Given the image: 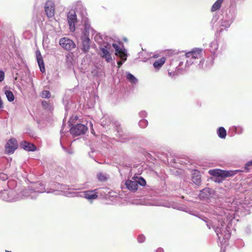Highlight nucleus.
I'll return each instance as SVG.
<instances>
[{
  "instance_id": "cd10ccee",
  "label": "nucleus",
  "mask_w": 252,
  "mask_h": 252,
  "mask_svg": "<svg viewBox=\"0 0 252 252\" xmlns=\"http://www.w3.org/2000/svg\"><path fill=\"white\" fill-rule=\"evenodd\" d=\"M126 77L127 80L131 83L136 84L138 81L137 79L129 72H126Z\"/></svg>"
},
{
  "instance_id": "5701e85b",
  "label": "nucleus",
  "mask_w": 252,
  "mask_h": 252,
  "mask_svg": "<svg viewBox=\"0 0 252 252\" xmlns=\"http://www.w3.org/2000/svg\"><path fill=\"white\" fill-rule=\"evenodd\" d=\"M165 59L163 57L159 59L156 60L153 63V66L155 69L158 70L164 63Z\"/></svg>"
},
{
  "instance_id": "393cba45",
  "label": "nucleus",
  "mask_w": 252,
  "mask_h": 252,
  "mask_svg": "<svg viewBox=\"0 0 252 252\" xmlns=\"http://www.w3.org/2000/svg\"><path fill=\"white\" fill-rule=\"evenodd\" d=\"M224 0H217L211 7V11L214 12L219 10Z\"/></svg>"
},
{
  "instance_id": "ddd939ff",
  "label": "nucleus",
  "mask_w": 252,
  "mask_h": 252,
  "mask_svg": "<svg viewBox=\"0 0 252 252\" xmlns=\"http://www.w3.org/2000/svg\"><path fill=\"white\" fill-rule=\"evenodd\" d=\"M97 189L87 190L80 192L79 196L84 197L89 200H92L96 199L98 195V192L96 191Z\"/></svg>"
},
{
  "instance_id": "f704fd0d",
  "label": "nucleus",
  "mask_w": 252,
  "mask_h": 252,
  "mask_svg": "<svg viewBox=\"0 0 252 252\" xmlns=\"http://www.w3.org/2000/svg\"><path fill=\"white\" fill-rule=\"evenodd\" d=\"M16 185V182L14 180H9L7 182L8 187L11 189H12Z\"/></svg>"
},
{
  "instance_id": "c756f323",
  "label": "nucleus",
  "mask_w": 252,
  "mask_h": 252,
  "mask_svg": "<svg viewBox=\"0 0 252 252\" xmlns=\"http://www.w3.org/2000/svg\"><path fill=\"white\" fill-rule=\"evenodd\" d=\"M5 94L7 98V100L10 101H13L14 100V96L13 93L9 90L5 91Z\"/></svg>"
},
{
  "instance_id": "39448f33",
  "label": "nucleus",
  "mask_w": 252,
  "mask_h": 252,
  "mask_svg": "<svg viewBox=\"0 0 252 252\" xmlns=\"http://www.w3.org/2000/svg\"><path fill=\"white\" fill-rule=\"evenodd\" d=\"M202 49L199 48H195L191 51L189 52L186 54L187 58L186 67H189L190 65L194 63H197L195 60L200 59L202 57Z\"/></svg>"
},
{
  "instance_id": "2eb2a0df",
  "label": "nucleus",
  "mask_w": 252,
  "mask_h": 252,
  "mask_svg": "<svg viewBox=\"0 0 252 252\" xmlns=\"http://www.w3.org/2000/svg\"><path fill=\"white\" fill-rule=\"evenodd\" d=\"M125 185L130 191L135 192L138 189L137 183L134 180H127L126 181Z\"/></svg>"
},
{
  "instance_id": "6ab92c4d",
  "label": "nucleus",
  "mask_w": 252,
  "mask_h": 252,
  "mask_svg": "<svg viewBox=\"0 0 252 252\" xmlns=\"http://www.w3.org/2000/svg\"><path fill=\"white\" fill-rule=\"evenodd\" d=\"M84 29L82 32V35H89L90 32H94V30L91 27L90 23L88 19H84Z\"/></svg>"
},
{
  "instance_id": "5fc2aeb1",
  "label": "nucleus",
  "mask_w": 252,
  "mask_h": 252,
  "mask_svg": "<svg viewBox=\"0 0 252 252\" xmlns=\"http://www.w3.org/2000/svg\"><path fill=\"white\" fill-rule=\"evenodd\" d=\"M74 119H78V118H77V116H75V118H74Z\"/></svg>"
},
{
  "instance_id": "20e7f679",
  "label": "nucleus",
  "mask_w": 252,
  "mask_h": 252,
  "mask_svg": "<svg viewBox=\"0 0 252 252\" xmlns=\"http://www.w3.org/2000/svg\"><path fill=\"white\" fill-rule=\"evenodd\" d=\"M29 194H25L24 190L19 193H17L15 190L11 189L8 191H5L2 193V197L4 200L7 201L13 202L25 199L29 196Z\"/></svg>"
},
{
  "instance_id": "49530a36",
  "label": "nucleus",
  "mask_w": 252,
  "mask_h": 252,
  "mask_svg": "<svg viewBox=\"0 0 252 252\" xmlns=\"http://www.w3.org/2000/svg\"><path fill=\"white\" fill-rule=\"evenodd\" d=\"M156 252H163V250L162 248H159L157 250Z\"/></svg>"
},
{
  "instance_id": "aec40b11",
  "label": "nucleus",
  "mask_w": 252,
  "mask_h": 252,
  "mask_svg": "<svg viewBox=\"0 0 252 252\" xmlns=\"http://www.w3.org/2000/svg\"><path fill=\"white\" fill-rule=\"evenodd\" d=\"M192 181L194 184L199 186L201 183V175L199 172L197 170H194L192 174Z\"/></svg>"
},
{
  "instance_id": "dca6fc26",
  "label": "nucleus",
  "mask_w": 252,
  "mask_h": 252,
  "mask_svg": "<svg viewBox=\"0 0 252 252\" xmlns=\"http://www.w3.org/2000/svg\"><path fill=\"white\" fill-rule=\"evenodd\" d=\"M59 186V183L55 182H50L48 183L47 185H46V189H47V191H46V192L49 193L58 191Z\"/></svg>"
},
{
  "instance_id": "e433bc0d",
  "label": "nucleus",
  "mask_w": 252,
  "mask_h": 252,
  "mask_svg": "<svg viewBox=\"0 0 252 252\" xmlns=\"http://www.w3.org/2000/svg\"><path fill=\"white\" fill-rule=\"evenodd\" d=\"M137 240L139 243H143L145 240V237L143 235H139L138 236Z\"/></svg>"
},
{
  "instance_id": "72a5a7b5",
  "label": "nucleus",
  "mask_w": 252,
  "mask_h": 252,
  "mask_svg": "<svg viewBox=\"0 0 252 252\" xmlns=\"http://www.w3.org/2000/svg\"><path fill=\"white\" fill-rule=\"evenodd\" d=\"M50 96H51L50 92L49 91H47V90L42 91L41 93V96L42 98H49L50 97Z\"/></svg>"
},
{
  "instance_id": "58836bf2",
  "label": "nucleus",
  "mask_w": 252,
  "mask_h": 252,
  "mask_svg": "<svg viewBox=\"0 0 252 252\" xmlns=\"http://www.w3.org/2000/svg\"><path fill=\"white\" fill-rule=\"evenodd\" d=\"M247 197L245 198V200L243 201V203L245 205H247L249 206H252V200H251L250 201H249L247 199Z\"/></svg>"
},
{
  "instance_id": "3c124183",
  "label": "nucleus",
  "mask_w": 252,
  "mask_h": 252,
  "mask_svg": "<svg viewBox=\"0 0 252 252\" xmlns=\"http://www.w3.org/2000/svg\"><path fill=\"white\" fill-rule=\"evenodd\" d=\"M61 134H62V135H61V138H62V137H63L62 134H63V129H61Z\"/></svg>"
},
{
  "instance_id": "4c0bfd02",
  "label": "nucleus",
  "mask_w": 252,
  "mask_h": 252,
  "mask_svg": "<svg viewBox=\"0 0 252 252\" xmlns=\"http://www.w3.org/2000/svg\"><path fill=\"white\" fill-rule=\"evenodd\" d=\"M250 166H252V160L248 161L245 165V170H247V171H249L250 170L249 168Z\"/></svg>"
},
{
  "instance_id": "37998d69",
  "label": "nucleus",
  "mask_w": 252,
  "mask_h": 252,
  "mask_svg": "<svg viewBox=\"0 0 252 252\" xmlns=\"http://www.w3.org/2000/svg\"><path fill=\"white\" fill-rule=\"evenodd\" d=\"M4 77V73L2 71L0 70V82H1Z\"/></svg>"
},
{
  "instance_id": "423d86ee",
  "label": "nucleus",
  "mask_w": 252,
  "mask_h": 252,
  "mask_svg": "<svg viewBox=\"0 0 252 252\" xmlns=\"http://www.w3.org/2000/svg\"><path fill=\"white\" fill-rule=\"evenodd\" d=\"M112 46L115 50V55L119 56L122 60V61H119L117 63L118 67L119 68L127 59V52L125 48H120L116 43H113Z\"/></svg>"
},
{
  "instance_id": "f8f14e48",
  "label": "nucleus",
  "mask_w": 252,
  "mask_h": 252,
  "mask_svg": "<svg viewBox=\"0 0 252 252\" xmlns=\"http://www.w3.org/2000/svg\"><path fill=\"white\" fill-rule=\"evenodd\" d=\"M109 46V44H108L107 45L100 48V55L102 58L105 59L106 62L107 63H110L112 61L111 55L108 51V49H109L108 47Z\"/></svg>"
},
{
  "instance_id": "a878e982",
  "label": "nucleus",
  "mask_w": 252,
  "mask_h": 252,
  "mask_svg": "<svg viewBox=\"0 0 252 252\" xmlns=\"http://www.w3.org/2000/svg\"><path fill=\"white\" fill-rule=\"evenodd\" d=\"M217 134L220 138L224 139L226 136V130L223 127H220L217 130Z\"/></svg>"
},
{
  "instance_id": "6e6552de",
  "label": "nucleus",
  "mask_w": 252,
  "mask_h": 252,
  "mask_svg": "<svg viewBox=\"0 0 252 252\" xmlns=\"http://www.w3.org/2000/svg\"><path fill=\"white\" fill-rule=\"evenodd\" d=\"M88 130V127L81 124H78L72 126L70 129V132L75 136H78L84 134Z\"/></svg>"
},
{
  "instance_id": "6e6d98bb",
  "label": "nucleus",
  "mask_w": 252,
  "mask_h": 252,
  "mask_svg": "<svg viewBox=\"0 0 252 252\" xmlns=\"http://www.w3.org/2000/svg\"><path fill=\"white\" fill-rule=\"evenodd\" d=\"M6 252H11L10 251H5Z\"/></svg>"
},
{
  "instance_id": "c03bdc74",
  "label": "nucleus",
  "mask_w": 252,
  "mask_h": 252,
  "mask_svg": "<svg viewBox=\"0 0 252 252\" xmlns=\"http://www.w3.org/2000/svg\"><path fill=\"white\" fill-rule=\"evenodd\" d=\"M42 105L45 108H47V106H48V103L46 101H42Z\"/></svg>"
},
{
  "instance_id": "473e14b6",
  "label": "nucleus",
  "mask_w": 252,
  "mask_h": 252,
  "mask_svg": "<svg viewBox=\"0 0 252 252\" xmlns=\"http://www.w3.org/2000/svg\"><path fill=\"white\" fill-rule=\"evenodd\" d=\"M148 124V122L147 120L145 119H142L139 122V126L141 128H145L146 127Z\"/></svg>"
},
{
  "instance_id": "a19ab883",
  "label": "nucleus",
  "mask_w": 252,
  "mask_h": 252,
  "mask_svg": "<svg viewBox=\"0 0 252 252\" xmlns=\"http://www.w3.org/2000/svg\"><path fill=\"white\" fill-rule=\"evenodd\" d=\"M7 178L8 177L7 175L3 173L0 174V179H1V180L5 181L7 179Z\"/></svg>"
},
{
  "instance_id": "864d4df0",
  "label": "nucleus",
  "mask_w": 252,
  "mask_h": 252,
  "mask_svg": "<svg viewBox=\"0 0 252 252\" xmlns=\"http://www.w3.org/2000/svg\"><path fill=\"white\" fill-rule=\"evenodd\" d=\"M96 37H97V35H96V36H95V37H94V38H95V41H96Z\"/></svg>"
},
{
  "instance_id": "c9c22d12",
  "label": "nucleus",
  "mask_w": 252,
  "mask_h": 252,
  "mask_svg": "<svg viewBox=\"0 0 252 252\" xmlns=\"http://www.w3.org/2000/svg\"><path fill=\"white\" fill-rule=\"evenodd\" d=\"M235 130L236 133L241 134L243 132V128L241 126H235Z\"/></svg>"
},
{
  "instance_id": "c85d7f7f",
  "label": "nucleus",
  "mask_w": 252,
  "mask_h": 252,
  "mask_svg": "<svg viewBox=\"0 0 252 252\" xmlns=\"http://www.w3.org/2000/svg\"><path fill=\"white\" fill-rule=\"evenodd\" d=\"M210 50L211 52L214 53L219 47V43L217 40H213L210 44Z\"/></svg>"
},
{
  "instance_id": "2f4dec72",
  "label": "nucleus",
  "mask_w": 252,
  "mask_h": 252,
  "mask_svg": "<svg viewBox=\"0 0 252 252\" xmlns=\"http://www.w3.org/2000/svg\"><path fill=\"white\" fill-rule=\"evenodd\" d=\"M68 186L66 185H63L59 184L58 186V191L61 190V191H64L65 190L69 189Z\"/></svg>"
},
{
  "instance_id": "a211bd4d",
  "label": "nucleus",
  "mask_w": 252,
  "mask_h": 252,
  "mask_svg": "<svg viewBox=\"0 0 252 252\" xmlns=\"http://www.w3.org/2000/svg\"><path fill=\"white\" fill-rule=\"evenodd\" d=\"M20 147L27 151H35L36 150V146L34 144L26 141L21 142Z\"/></svg>"
},
{
  "instance_id": "de8ad7c7",
  "label": "nucleus",
  "mask_w": 252,
  "mask_h": 252,
  "mask_svg": "<svg viewBox=\"0 0 252 252\" xmlns=\"http://www.w3.org/2000/svg\"><path fill=\"white\" fill-rule=\"evenodd\" d=\"M172 74H173V75L174 76V74H175V72H168V74L170 76H172Z\"/></svg>"
},
{
  "instance_id": "9d476101",
  "label": "nucleus",
  "mask_w": 252,
  "mask_h": 252,
  "mask_svg": "<svg viewBox=\"0 0 252 252\" xmlns=\"http://www.w3.org/2000/svg\"><path fill=\"white\" fill-rule=\"evenodd\" d=\"M67 21L69 26V29L71 32H74L75 30V24L77 22V16L74 11H70L67 15Z\"/></svg>"
},
{
  "instance_id": "09e8293b",
  "label": "nucleus",
  "mask_w": 252,
  "mask_h": 252,
  "mask_svg": "<svg viewBox=\"0 0 252 252\" xmlns=\"http://www.w3.org/2000/svg\"><path fill=\"white\" fill-rule=\"evenodd\" d=\"M203 63H204L203 61L200 60L199 62V64H201V65H202Z\"/></svg>"
},
{
  "instance_id": "7ed1b4c3",
  "label": "nucleus",
  "mask_w": 252,
  "mask_h": 252,
  "mask_svg": "<svg viewBox=\"0 0 252 252\" xmlns=\"http://www.w3.org/2000/svg\"><path fill=\"white\" fill-rule=\"evenodd\" d=\"M239 172V170H223L220 169L210 170L209 173L210 175L216 178V182H221L222 180L227 177H232Z\"/></svg>"
},
{
  "instance_id": "bb28decb",
  "label": "nucleus",
  "mask_w": 252,
  "mask_h": 252,
  "mask_svg": "<svg viewBox=\"0 0 252 252\" xmlns=\"http://www.w3.org/2000/svg\"><path fill=\"white\" fill-rule=\"evenodd\" d=\"M133 180H134L137 183V185H140L141 186H145L146 185V182L145 180L141 177H134L132 178Z\"/></svg>"
},
{
  "instance_id": "412c9836",
  "label": "nucleus",
  "mask_w": 252,
  "mask_h": 252,
  "mask_svg": "<svg viewBox=\"0 0 252 252\" xmlns=\"http://www.w3.org/2000/svg\"><path fill=\"white\" fill-rule=\"evenodd\" d=\"M117 132H118V136L120 137V141L121 142H127L128 140L130 139L129 136L127 135L126 134H125L122 131V129L121 126H118L117 127Z\"/></svg>"
},
{
  "instance_id": "ea45409f",
  "label": "nucleus",
  "mask_w": 252,
  "mask_h": 252,
  "mask_svg": "<svg viewBox=\"0 0 252 252\" xmlns=\"http://www.w3.org/2000/svg\"><path fill=\"white\" fill-rule=\"evenodd\" d=\"M179 209L181 210H183V211H184L185 212H188V213H189L190 214H192L193 215L196 216V215H195L194 214H192V211L189 210V209H188V208H185V207H181Z\"/></svg>"
},
{
  "instance_id": "8fccbe9b",
  "label": "nucleus",
  "mask_w": 252,
  "mask_h": 252,
  "mask_svg": "<svg viewBox=\"0 0 252 252\" xmlns=\"http://www.w3.org/2000/svg\"><path fill=\"white\" fill-rule=\"evenodd\" d=\"M183 63V62H180L179 64V66L180 67L181 66H182Z\"/></svg>"
},
{
  "instance_id": "f3484780",
  "label": "nucleus",
  "mask_w": 252,
  "mask_h": 252,
  "mask_svg": "<svg viewBox=\"0 0 252 252\" xmlns=\"http://www.w3.org/2000/svg\"><path fill=\"white\" fill-rule=\"evenodd\" d=\"M35 55L38 64L40 68V70L42 73H43L45 72V69L43 60L41 55L40 52L39 50H36L35 52Z\"/></svg>"
},
{
  "instance_id": "b1692460",
  "label": "nucleus",
  "mask_w": 252,
  "mask_h": 252,
  "mask_svg": "<svg viewBox=\"0 0 252 252\" xmlns=\"http://www.w3.org/2000/svg\"><path fill=\"white\" fill-rule=\"evenodd\" d=\"M233 20L232 18L231 19H225L223 18L220 23V27H224L225 28H228L231 23H232Z\"/></svg>"
},
{
  "instance_id": "0eeeda50",
  "label": "nucleus",
  "mask_w": 252,
  "mask_h": 252,
  "mask_svg": "<svg viewBox=\"0 0 252 252\" xmlns=\"http://www.w3.org/2000/svg\"><path fill=\"white\" fill-rule=\"evenodd\" d=\"M59 44L63 48L67 51H70L76 47L74 41L66 37L61 38L59 41Z\"/></svg>"
},
{
  "instance_id": "1a4fd4ad",
  "label": "nucleus",
  "mask_w": 252,
  "mask_h": 252,
  "mask_svg": "<svg viewBox=\"0 0 252 252\" xmlns=\"http://www.w3.org/2000/svg\"><path fill=\"white\" fill-rule=\"evenodd\" d=\"M18 147L17 141L15 138L10 139L6 143L5 146V153L10 155L13 154Z\"/></svg>"
},
{
  "instance_id": "f257e3e1",
  "label": "nucleus",
  "mask_w": 252,
  "mask_h": 252,
  "mask_svg": "<svg viewBox=\"0 0 252 252\" xmlns=\"http://www.w3.org/2000/svg\"><path fill=\"white\" fill-rule=\"evenodd\" d=\"M224 206L225 209L223 207L216 208L211 219L205 217L202 219L209 229H213L220 241L221 238L224 241L230 238L231 221L244 208L241 201L234 198L228 199Z\"/></svg>"
},
{
  "instance_id": "4468645a",
  "label": "nucleus",
  "mask_w": 252,
  "mask_h": 252,
  "mask_svg": "<svg viewBox=\"0 0 252 252\" xmlns=\"http://www.w3.org/2000/svg\"><path fill=\"white\" fill-rule=\"evenodd\" d=\"M81 40L82 46L81 49L84 53H87L90 48V39L89 35L85 34L82 35Z\"/></svg>"
},
{
  "instance_id": "603ef678",
  "label": "nucleus",
  "mask_w": 252,
  "mask_h": 252,
  "mask_svg": "<svg viewBox=\"0 0 252 252\" xmlns=\"http://www.w3.org/2000/svg\"><path fill=\"white\" fill-rule=\"evenodd\" d=\"M62 147L63 149V150H66V148L65 147H63V146H62Z\"/></svg>"
},
{
  "instance_id": "79ce46f5",
  "label": "nucleus",
  "mask_w": 252,
  "mask_h": 252,
  "mask_svg": "<svg viewBox=\"0 0 252 252\" xmlns=\"http://www.w3.org/2000/svg\"><path fill=\"white\" fill-rule=\"evenodd\" d=\"M139 115L141 118L146 117L147 115V113L145 111H141L139 113Z\"/></svg>"
},
{
  "instance_id": "7c9ffc66",
  "label": "nucleus",
  "mask_w": 252,
  "mask_h": 252,
  "mask_svg": "<svg viewBox=\"0 0 252 252\" xmlns=\"http://www.w3.org/2000/svg\"><path fill=\"white\" fill-rule=\"evenodd\" d=\"M97 177L98 180L101 182H104L107 180L108 176L106 174L99 173L97 174Z\"/></svg>"
},
{
  "instance_id": "9b49d317",
  "label": "nucleus",
  "mask_w": 252,
  "mask_h": 252,
  "mask_svg": "<svg viewBox=\"0 0 252 252\" xmlns=\"http://www.w3.org/2000/svg\"><path fill=\"white\" fill-rule=\"evenodd\" d=\"M45 11L49 18L53 17L55 15V5L52 1L48 0L45 4Z\"/></svg>"
},
{
  "instance_id": "a18cd8bd",
  "label": "nucleus",
  "mask_w": 252,
  "mask_h": 252,
  "mask_svg": "<svg viewBox=\"0 0 252 252\" xmlns=\"http://www.w3.org/2000/svg\"><path fill=\"white\" fill-rule=\"evenodd\" d=\"M217 20L218 19L216 17H213V18L212 19V23H213V25L215 24V22H217Z\"/></svg>"
},
{
  "instance_id": "4be33fe9",
  "label": "nucleus",
  "mask_w": 252,
  "mask_h": 252,
  "mask_svg": "<svg viewBox=\"0 0 252 252\" xmlns=\"http://www.w3.org/2000/svg\"><path fill=\"white\" fill-rule=\"evenodd\" d=\"M212 192V189L209 188H205L200 190L199 197L201 199L208 198Z\"/></svg>"
},
{
  "instance_id": "f03ea898",
  "label": "nucleus",
  "mask_w": 252,
  "mask_h": 252,
  "mask_svg": "<svg viewBox=\"0 0 252 252\" xmlns=\"http://www.w3.org/2000/svg\"><path fill=\"white\" fill-rule=\"evenodd\" d=\"M46 184L43 182H36L30 186L28 189L24 190L25 194L30 195L28 197L32 199L35 198L39 193L46 192Z\"/></svg>"
}]
</instances>
